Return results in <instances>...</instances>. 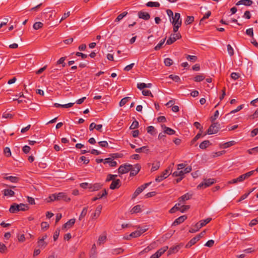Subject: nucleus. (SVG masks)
I'll return each instance as SVG.
<instances>
[{
  "label": "nucleus",
  "instance_id": "20e7f679",
  "mask_svg": "<svg viewBox=\"0 0 258 258\" xmlns=\"http://www.w3.org/2000/svg\"><path fill=\"white\" fill-rule=\"evenodd\" d=\"M192 170L191 166H188L186 168H185L183 170H179V171H174L173 174L172 176L174 177H177V176H181L184 177V174L189 173Z\"/></svg>",
  "mask_w": 258,
  "mask_h": 258
},
{
  "label": "nucleus",
  "instance_id": "e2e57ef3",
  "mask_svg": "<svg viewBox=\"0 0 258 258\" xmlns=\"http://www.w3.org/2000/svg\"><path fill=\"white\" fill-rule=\"evenodd\" d=\"M227 51L228 52L230 56H232L234 54V50L232 46L230 44L227 45Z\"/></svg>",
  "mask_w": 258,
  "mask_h": 258
},
{
  "label": "nucleus",
  "instance_id": "7c9ffc66",
  "mask_svg": "<svg viewBox=\"0 0 258 258\" xmlns=\"http://www.w3.org/2000/svg\"><path fill=\"white\" fill-rule=\"evenodd\" d=\"M141 212V208L140 205H136L134 206L131 210V214L137 213Z\"/></svg>",
  "mask_w": 258,
  "mask_h": 258
},
{
  "label": "nucleus",
  "instance_id": "4be33fe9",
  "mask_svg": "<svg viewBox=\"0 0 258 258\" xmlns=\"http://www.w3.org/2000/svg\"><path fill=\"white\" fill-rule=\"evenodd\" d=\"M161 126L164 129V133L167 135H174L175 133V131L174 130L169 127L166 126L164 124L162 125Z\"/></svg>",
  "mask_w": 258,
  "mask_h": 258
},
{
  "label": "nucleus",
  "instance_id": "9d476101",
  "mask_svg": "<svg viewBox=\"0 0 258 258\" xmlns=\"http://www.w3.org/2000/svg\"><path fill=\"white\" fill-rule=\"evenodd\" d=\"M47 237V235H44L41 238H39L37 242V245L40 248H44L47 245V243L44 240Z\"/></svg>",
  "mask_w": 258,
  "mask_h": 258
},
{
  "label": "nucleus",
  "instance_id": "6e6552de",
  "mask_svg": "<svg viewBox=\"0 0 258 258\" xmlns=\"http://www.w3.org/2000/svg\"><path fill=\"white\" fill-rule=\"evenodd\" d=\"M170 167H169L167 169L164 170L160 175L158 176L155 179L156 181L160 182L163 179L166 178L169 175V171L170 170Z\"/></svg>",
  "mask_w": 258,
  "mask_h": 258
},
{
  "label": "nucleus",
  "instance_id": "f3484780",
  "mask_svg": "<svg viewBox=\"0 0 258 258\" xmlns=\"http://www.w3.org/2000/svg\"><path fill=\"white\" fill-rule=\"evenodd\" d=\"M141 169V166L139 164H137L135 165L134 168L132 167V169L130 170V176H135L138 174L139 171Z\"/></svg>",
  "mask_w": 258,
  "mask_h": 258
},
{
  "label": "nucleus",
  "instance_id": "4c0bfd02",
  "mask_svg": "<svg viewBox=\"0 0 258 258\" xmlns=\"http://www.w3.org/2000/svg\"><path fill=\"white\" fill-rule=\"evenodd\" d=\"M205 78V76L203 74H201L200 75L196 76L194 79V80L195 82H200L204 80Z\"/></svg>",
  "mask_w": 258,
  "mask_h": 258
},
{
  "label": "nucleus",
  "instance_id": "4468645a",
  "mask_svg": "<svg viewBox=\"0 0 258 258\" xmlns=\"http://www.w3.org/2000/svg\"><path fill=\"white\" fill-rule=\"evenodd\" d=\"M200 235H197L194 237L186 244L185 248H190L192 245H194L197 241L200 239Z\"/></svg>",
  "mask_w": 258,
  "mask_h": 258
},
{
  "label": "nucleus",
  "instance_id": "3c124183",
  "mask_svg": "<svg viewBox=\"0 0 258 258\" xmlns=\"http://www.w3.org/2000/svg\"><path fill=\"white\" fill-rule=\"evenodd\" d=\"M169 78L176 82H178L180 81L179 77L177 75H169Z\"/></svg>",
  "mask_w": 258,
  "mask_h": 258
},
{
  "label": "nucleus",
  "instance_id": "393cba45",
  "mask_svg": "<svg viewBox=\"0 0 258 258\" xmlns=\"http://www.w3.org/2000/svg\"><path fill=\"white\" fill-rule=\"evenodd\" d=\"M104 163H108L110 167H115L117 165V162L113 161L111 158H107L105 159Z\"/></svg>",
  "mask_w": 258,
  "mask_h": 258
},
{
  "label": "nucleus",
  "instance_id": "72a5a7b5",
  "mask_svg": "<svg viewBox=\"0 0 258 258\" xmlns=\"http://www.w3.org/2000/svg\"><path fill=\"white\" fill-rule=\"evenodd\" d=\"M194 16H187L184 21V24L186 25L191 24L194 21Z\"/></svg>",
  "mask_w": 258,
  "mask_h": 258
},
{
  "label": "nucleus",
  "instance_id": "a19ab883",
  "mask_svg": "<svg viewBox=\"0 0 258 258\" xmlns=\"http://www.w3.org/2000/svg\"><path fill=\"white\" fill-rule=\"evenodd\" d=\"M123 252V249L121 248H117L112 249V253L113 254L117 255Z\"/></svg>",
  "mask_w": 258,
  "mask_h": 258
},
{
  "label": "nucleus",
  "instance_id": "2eb2a0df",
  "mask_svg": "<svg viewBox=\"0 0 258 258\" xmlns=\"http://www.w3.org/2000/svg\"><path fill=\"white\" fill-rule=\"evenodd\" d=\"M56 201L63 200L66 202H69L71 200V199L68 197L67 195L64 192H59L56 194Z\"/></svg>",
  "mask_w": 258,
  "mask_h": 258
},
{
  "label": "nucleus",
  "instance_id": "4d7b16f0",
  "mask_svg": "<svg viewBox=\"0 0 258 258\" xmlns=\"http://www.w3.org/2000/svg\"><path fill=\"white\" fill-rule=\"evenodd\" d=\"M147 132L149 134H150L151 135H154V133L155 131V128L153 126H149L147 127Z\"/></svg>",
  "mask_w": 258,
  "mask_h": 258
},
{
  "label": "nucleus",
  "instance_id": "f8f14e48",
  "mask_svg": "<svg viewBox=\"0 0 258 258\" xmlns=\"http://www.w3.org/2000/svg\"><path fill=\"white\" fill-rule=\"evenodd\" d=\"M255 174V171L251 170L249 171L246 173L242 174L239 176V179H240V182L243 181L244 180L248 179L250 176L254 175Z\"/></svg>",
  "mask_w": 258,
  "mask_h": 258
},
{
  "label": "nucleus",
  "instance_id": "dca6fc26",
  "mask_svg": "<svg viewBox=\"0 0 258 258\" xmlns=\"http://www.w3.org/2000/svg\"><path fill=\"white\" fill-rule=\"evenodd\" d=\"M121 185V181L119 179L113 180L110 185V188L111 189H114L118 188Z\"/></svg>",
  "mask_w": 258,
  "mask_h": 258
},
{
  "label": "nucleus",
  "instance_id": "c85d7f7f",
  "mask_svg": "<svg viewBox=\"0 0 258 258\" xmlns=\"http://www.w3.org/2000/svg\"><path fill=\"white\" fill-rule=\"evenodd\" d=\"M212 220L211 218H208L205 220H201L200 222H198L200 226L202 227L205 226L206 224L209 223Z\"/></svg>",
  "mask_w": 258,
  "mask_h": 258
},
{
  "label": "nucleus",
  "instance_id": "c9c22d12",
  "mask_svg": "<svg viewBox=\"0 0 258 258\" xmlns=\"http://www.w3.org/2000/svg\"><path fill=\"white\" fill-rule=\"evenodd\" d=\"M146 6L148 7H160V4L158 2H149L146 4Z\"/></svg>",
  "mask_w": 258,
  "mask_h": 258
},
{
  "label": "nucleus",
  "instance_id": "f03ea898",
  "mask_svg": "<svg viewBox=\"0 0 258 258\" xmlns=\"http://www.w3.org/2000/svg\"><path fill=\"white\" fill-rule=\"evenodd\" d=\"M220 126V125L218 122H213L207 131V133L204 135H206L207 134L212 135L216 134L219 130Z\"/></svg>",
  "mask_w": 258,
  "mask_h": 258
},
{
  "label": "nucleus",
  "instance_id": "603ef678",
  "mask_svg": "<svg viewBox=\"0 0 258 258\" xmlns=\"http://www.w3.org/2000/svg\"><path fill=\"white\" fill-rule=\"evenodd\" d=\"M254 189H255V188H253L250 191H249L248 192L245 193L244 195H242L240 197L239 201H241L244 200L245 199H246L248 197V196L250 194V193H251L252 191H253Z\"/></svg>",
  "mask_w": 258,
  "mask_h": 258
},
{
  "label": "nucleus",
  "instance_id": "423d86ee",
  "mask_svg": "<svg viewBox=\"0 0 258 258\" xmlns=\"http://www.w3.org/2000/svg\"><path fill=\"white\" fill-rule=\"evenodd\" d=\"M133 167V166L131 164H125L121 165L119 166L118 169V172L120 174H124L130 171Z\"/></svg>",
  "mask_w": 258,
  "mask_h": 258
},
{
  "label": "nucleus",
  "instance_id": "774afa93",
  "mask_svg": "<svg viewBox=\"0 0 258 258\" xmlns=\"http://www.w3.org/2000/svg\"><path fill=\"white\" fill-rule=\"evenodd\" d=\"M258 223V217L252 220L249 223V226L252 227L253 226L255 225Z\"/></svg>",
  "mask_w": 258,
  "mask_h": 258
},
{
  "label": "nucleus",
  "instance_id": "c756f323",
  "mask_svg": "<svg viewBox=\"0 0 258 258\" xmlns=\"http://www.w3.org/2000/svg\"><path fill=\"white\" fill-rule=\"evenodd\" d=\"M210 145V142L208 140H205L202 142L199 147L201 149H205Z\"/></svg>",
  "mask_w": 258,
  "mask_h": 258
},
{
  "label": "nucleus",
  "instance_id": "6ab92c4d",
  "mask_svg": "<svg viewBox=\"0 0 258 258\" xmlns=\"http://www.w3.org/2000/svg\"><path fill=\"white\" fill-rule=\"evenodd\" d=\"M192 194L189 193H186L180 197L178 198V202L179 203H181L182 204L184 203L185 201L188 200L191 198Z\"/></svg>",
  "mask_w": 258,
  "mask_h": 258
},
{
  "label": "nucleus",
  "instance_id": "5701e85b",
  "mask_svg": "<svg viewBox=\"0 0 258 258\" xmlns=\"http://www.w3.org/2000/svg\"><path fill=\"white\" fill-rule=\"evenodd\" d=\"M252 3L253 2L251 0H240L236 4V5H244L246 6H250Z\"/></svg>",
  "mask_w": 258,
  "mask_h": 258
},
{
  "label": "nucleus",
  "instance_id": "a18cd8bd",
  "mask_svg": "<svg viewBox=\"0 0 258 258\" xmlns=\"http://www.w3.org/2000/svg\"><path fill=\"white\" fill-rule=\"evenodd\" d=\"M166 38L163 39V40H161V41L154 47V49L155 50H159L164 43L165 41Z\"/></svg>",
  "mask_w": 258,
  "mask_h": 258
},
{
  "label": "nucleus",
  "instance_id": "412c9836",
  "mask_svg": "<svg viewBox=\"0 0 258 258\" xmlns=\"http://www.w3.org/2000/svg\"><path fill=\"white\" fill-rule=\"evenodd\" d=\"M102 184L100 183L90 184L89 189L91 191H97L101 188Z\"/></svg>",
  "mask_w": 258,
  "mask_h": 258
},
{
  "label": "nucleus",
  "instance_id": "69168bd1",
  "mask_svg": "<svg viewBox=\"0 0 258 258\" xmlns=\"http://www.w3.org/2000/svg\"><path fill=\"white\" fill-rule=\"evenodd\" d=\"M142 94L144 96H150L152 97H153V95H152V93L150 91L148 90H144L142 91Z\"/></svg>",
  "mask_w": 258,
  "mask_h": 258
},
{
  "label": "nucleus",
  "instance_id": "f704fd0d",
  "mask_svg": "<svg viewBox=\"0 0 258 258\" xmlns=\"http://www.w3.org/2000/svg\"><path fill=\"white\" fill-rule=\"evenodd\" d=\"M88 211V207H84L81 213V214L79 217V220L81 221L83 218L85 217V216L86 215Z\"/></svg>",
  "mask_w": 258,
  "mask_h": 258
},
{
  "label": "nucleus",
  "instance_id": "bf43d9fd",
  "mask_svg": "<svg viewBox=\"0 0 258 258\" xmlns=\"http://www.w3.org/2000/svg\"><path fill=\"white\" fill-rule=\"evenodd\" d=\"M49 226V224L46 222H42L41 223V227L42 230H46Z\"/></svg>",
  "mask_w": 258,
  "mask_h": 258
},
{
  "label": "nucleus",
  "instance_id": "0e129e2a",
  "mask_svg": "<svg viewBox=\"0 0 258 258\" xmlns=\"http://www.w3.org/2000/svg\"><path fill=\"white\" fill-rule=\"evenodd\" d=\"M7 250V247L3 243L0 242V252L2 253H4Z\"/></svg>",
  "mask_w": 258,
  "mask_h": 258
},
{
  "label": "nucleus",
  "instance_id": "cd10ccee",
  "mask_svg": "<svg viewBox=\"0 0 258 258\" xmlns=\"http://www.w3.org/2000/svg\"><path fill=\"white\" fill-rule=\"evenodd\" d=\"M4 178L6 180H10L11 182H13V183H17L19 181V178L16 176H6V177H5Z\"/></svg>",
  "mask_w": 258,
  "mask_h": 258
},
{
  "label": "nucleus",
  "instance_id": "ddd939ff",
  "mask_svg": "<svg viewBox=\"0 0 258 258\" xmlns=\"http://www.w3.org/2000/svg\"><path fill=\"white\" fill-rule=\"evenodd\" d=\"M138 16L139 18L146 21L149 20L151 17L150 15L148 13L142 11L138 12Z\"/></svg>",
  "mask_w": 258,
  "mask_h": 258
},
{
  "label": "nucleus",
  "instance_id": "a211bd4d",
  "mask_svg": "<svg viewBox=\"0 0 258 258\" xmlns=\"http://www.w3.org/2000/svg\"><path fill=\"white\" fill-rule=\"evenodd\" d=\"M187 219V216L185 215H183L181 216H180L173 222L172 225L173 226H176L178 225L182 222H183L186 219Z\"/></svg>",
  "mask_w": 258,
  "mask_h": 258
},
{
  "label": "nucleus",
  "instance_id": "052dcab7",
  "mask_svg": "<svg viewBox=\"0 0 258 258\" xmlns=\"http://www.w3.org/2000/svg\"><path fill=\"white\" fill-rule=\"evenodd\" d=\"M211 15V12L210 11H208L204 17L201 19L200 24H201L202 22L205 20L206 19H208Z\"/></svg>",
  "mask_w": 258,
  "mask_h": 258
},
{
  "label": "nucleus",
  "instance_id": "1a4fd4ad",
  "mask_svg": "<svg viewBox=\"0 0 258 258\" xmlns=\"http://www.w3.org/2000/svg\"><path fill=\"white\" fill-rule=\"evenodd\" d=\"M172 24L181 25L182 20L179 13H175L174 16L172 17Z\"/></svg>",
  "mask_w": 258,
  "mask_h": 258
},
{
  "label": "nucleus",
  "instance_id": "680f3d73",
  "mask_svg": "<svg viewBox=\"0 0 258 258\" xmlns=\"http://www.w3.org/2000/svg\"><path fill=\"white\" fill-rule=\"evenodd\" d=\"M106 239V236H100L99 237L98 240V243L99 244H101V243H104Z\"/></svg>",
  "mask_w": 258,
  "mask_h": 258
},
{
  "label": "nucleus",
  "instance_id": "13d9d810",
  "mask_svg": "<svg viewBox=\"0 0 258 258\" xmlns=\"http://www.w3.org/2000/svg\"><path fill=\"white\" fill-rule=\"evenodd\" d=\"M219 114V111L218 110H216L213 116L211 117V121L212 122H214V121L217 118Z\"/></svg>",
  "mask_w": 258,
  "mask_h": 258
},
{
  "label": "nucleus",
  "instance_id": "338daca9",
  "mask_svg": "<svg viewBox=\"0 0 258 258\" xmlns=\"http://www.w3.org/2000/svg\"><path fill=\"white\" fill-rule=\"evenodd\" d=\"M4 154H5V155L7 157H9L11 155V152L10 149L9 148H8V147H6L4 149Z\"/></svg>",
  "mask_w": 258,
  "mask_h": 258
},
{
  "label": "nucleus",
  "instance_id": "473e14b6",
  "mask_svg": "<svg viewBox=\"0 0 258 258\" xmlns=\"http://www.w3.org/2000/svg\"><path fill=\"white\" fill-rule=\"evenodd\" d=\"M137 153H147L149 151L147 146H143L139 148H137L135 150Z\"/></svg>",
  "mask_w": 258,
  "mask_h": 258
},
{
  "label": "nucleus",
  "instance_id": "0eeeda50",
  "mask_svg": "<svg viewBox=\"0 0 258 258\" xmlns=\"http://www.w3.org/2000/svg\"><path fill=\"white\" fill-rule=\"evenodd\" d=\"M151 182L146 183L144 184L143 185L139 186L137 188L134 193L133 195L132 199L136 198L140 194H141L146 188H147L150 184Z\"/></svg>",
  "mask_w": 258,
  "mask_h": 258
},
{
  "label": "nucleus",
  "instance_id": "864d4df0",
  "mask_svg": "<svg viewBox=\"0 0 258 258\" xmlns=\"http://www.w3.org/2000/svg\"><path fill=\"white\" fill-rule=\"evenodd\" d=\"M247 152L249 154H256L258 152V146L248 150Z\"/></svg>",
  "mask_w": 258,
  "mask_h": 258
},
{
  "label": "nucleus",
  "instance_id": "8fccbe9b",
  "mask_svg": "<svg viewBox=\"0 0 258 258\" xmlns=\"http://www.w3.org/2000/svg\"><path fill=\"white\" fill-rule=\"evenodd\" d=\"M138 127H139V122L137 120H135V121H134L133 122L132 124H131V125L130 127V128L131 130H134V129L137 128Z\"/></svg>",
  "mask_w": 258,
  "mask_h": 258
},
{
  "label": "nucleus",
  "instance_id": "de8ad7c7",
  "mask_svg": "<svg viewBox=\"0 0 258 258\" xmlns=\"http://www.w3.org/2000/svg\"><path fill=\"white\" fill-rule=\"evenodd\" d=\"M107 195V192L106 190L105 189H104V190H103L102 193H101V192L98 193L97 196H96V197H97L98 199L99 200V199H100L102 198L103 197L106 196Z\"/></svg>",
  "mask_w": 258,
  "mask_h": 258
},
{
  "label": "nucleus",
  "instance_id": "aec40b11",
  "mask_svg": "<svg viewBox=\"0 0 258 258\" xmlns=\"http://www.w3.org/2000/svg\"><path fill=\"white\" fill-rule=\"evenodd\" d=\"M102 208L101 205H99L96 207L94 213L92 215V219H96L99 216L101 212Z\"/></svg>",
  "mask_w": 258,
  "mask_h": 258
},
{
  "label": "nucleus",
  "instance_id": "2f4dec72",
  "mask_svg": "<svg viewBox=\"0 0 258 258\" xmlns=\"http://www.w3.org/2000/svg\"><path fill=\"white\" fill-rule=\"evenodd\" d=\"M127 14V12H123L120 14H119L116 18L115 19V22H118L121 21L124 17H125Z\"/></svg>",
  "mask_w": 258,
  "mask_h": 258
},
{
  "label": "nucleus",
  "instance_id": "e433bc0d",
  "mask_svg": "<svg viewBox=\"0 0 258 258\" xmlns=\"http://www.w3.org/2000/svg\"><path fill=\"white\" fill-rule=\"evenodd\" d=\"M160 167V162L158 161H156L154 162L152 164V166L151 168V171L154 172L157 170H158Z\"/></svg>",
  "mask_w": 258,
  "mask_h": 258
},
{
  "label": "nucleus",
  "instance_id": "c03bdc74",
  "mask_svg": "<svg viewBox=\"0 0 258 258\" xmlns=\"http://www.w3.org/2000/svg\"><path fill=\"white\" fill-rule=\"evenodd\" d=\"M168 249V247L167 246H165L162 248H160L159 250H158L157 252L161 256L162 255V254H163Z\"/></svg>",
  "mask_w": 258,
  "mask_h": 258
},
{
  "label": "nucleus",
  "instance_id": "7ed1b4c3",
  "mask_svg": "<svg viewBox=\"0 0 258 258\" xmlns=\"http://www.w3.org/2000/svg\"><path fill=\"white\" fill-rule=\"evenodd\" d=\"M215 181L216 180L214 178L204 179L203 182L198 185L197 188L199 189L206 188L214 183Z\"/></svg>",
  "mask_w": 258,
  "mask_h": 258
},
{
  "label": "nucleus",
  "instance_id": "37998d69",
  "mask_svg": "<svg viewBox=\"0 0 258 258\" xmlns=\"http://www.w3.org/2000/svg\"><path fill=\"white\" fill-rule=\"evenodd\" d=\"M235 144V142L234 141H231L230 142H228L226 143H225L223 144V148L226 149L228 147H230Z\"/></svg>",
  "mask_w": 258,
  "mask_h": 258
},
{
  "label": "nucleus",
  "instance_id": "39448f33",
  "mask_svg": "<svg viewBox=\"0 0 258 258\" xmlns=\"http://www.w3.org/2000/svg\"><path fill=\"white\" fill-rule=\"evenodd\" d=\"M181 38V35L179 32L177 33L171 34L170 37L166 41V44L171 45L175 41Z\"/></svg>",
  "mask_w": 258,
  "mask_h": 258
},
{
  "label": "nucleus",
  "instance_id": "9b49d317",
  "mask_svg": "<svg viewBox=\"0 0 258 258\" xmlns=\"http://www.w3.org/2000/svg\"><path fill=\"white\" fill-rule=\"evenodd\" d=\"M183 246V244L180 243L178 245L171 247L168 251V255L176 253Z\"/></svg>",
  "mask_w": 258,
  "mask_h": 258
},
{
  "label": "nucleus",
  "instance_id": "09e8293b",
  "mask_svg": "<svg viewBox=\"0 0 258 258\" xmlns=\"http://www.w3.org/2000/svg\"><path fill=\"white\" fill-rule=\"evenodd\" d=\"M164 62L166 66L169 67L173 64V60L170 58H166L164 59Z\"/></svg>",
  "mask_w": 258,
  "mask_h": 258
},
{
  "label": "nucleus",
  "instance_id": "6e6d98bb",
  "mask_svg": "<svg viewBox=\"0 0 258 258\" xmlns=\"http://www.w3.org/2000/svg\"><path fill=\"white\" fill-rule=\"evenodd\" d=\"M190 208V206L189 205H181V208H180V211L181 213H184L186 211L188 210Z\"/></svg>",
  "mask_w": 258,
  "mask_h": 258
},
{
  "label": "nucleus",
  "instance_id": "b1692460",
  "mask_svg": "<svg viewBox=\"0 0 258 258\" xmlns=\"http://www.w3.org/2000/svg\"><path fill=\"white\" fill-rule=\"evenodd\" d=\"M2 192L5 197H11L15 195V192L11 189H4Z\"/></svg>",
  "mask_w": 258,
  "mask_h": 258
},
{
  "label": "nucleus",
  "instance_id": "79ce46f5",
  "mask_svg": "<svg viewBox=\"0 0 258 258\" xmlns=\"http://www.w3.org/2000/svg\"><path fill=\"white\" fill-rule=\"evenodd\" d=\"M186 58L191 62H195L197 60V57L195 55H186Z\"/></svg>",
  "mask_w": 258,
  "mask_h": 258
},
{
  "label": "nucleus",
  "instance_id": "ea45409f",
  "mask_svg": "<svg viewBox=\"0 0 258 258\" xmlns=\"http://www.w3.org/2000/svg\"><path fill=\"white\" fill-rule=\"evenodd\" d=\"M43 26V24L42 23L40 22H37L34 24L33 27L35 30H38L39 29L42 28Z\"/></svg>",
  "mask_w": 258,
  "mask_h": 258
},
{
  "label": "nucleus",
  "instance_id": "58836bf2",
  "mask_svg": "<svg viewBox=\"0 0 258 258\" xmlns=\"http://www.w3.org/2000/svg\"><path fill=\"white\" fill-rule=\"evenodd\" d=\"M131 99V97H125L123 98H122L120 102H119V106H123V105H124L127 102H128Z\"/></svg>",
  "mask_w": 258,
  "mask_h": 258
},
{
  "label": "nucleus",
  "instance_id": "f257e3e1",
  "mask_svg": "<svg viewBox=\"0 0 258 258\" xmlns=\"http://www.w3.org/2000/svg\"><path fill=\"white\" fill-rule=\"evenodd\" d=\"M29 209V206L27 204H17L16 203H14L12 204L10 209L9 212L11 213H16L19 211H25Z\"/></svg>",
  "mask_w": 258,
  "mask_h": 258
},
{
  "label": "nucleus",
  "instance_id": "49530a36",
  "mask_svg": "<svg viewBox=\"0 0 258 258\" xmlns=\"http://www.w3.org/2000/svg\"><path fill=\"white\" fill-rule=\"evenodd\" d=\"M141 235V234L139 230H136L134 232H132L129 235V236L131 237L136 238L139 237Z\"/></svg>",
  "mask_w": 258,
  "mask_h": 258
},
{
  "label": "nucleus",
  "instance_id": "5fc2aeb1",
  "mask_svg": "<svg viewBox=\"0 0 258 258\" xmlns=\"http://www.w3.org/2000/svg\"><path fill=\"white\" fill-rule=\"evenodd\" d=\"M66 59L65 57H61L59 60H58L56 62L57 64H62V67H64L66 66V63H64V60Z\"/></svg>",
  "mask_w": 258,
  "mask_h": 258
},
{
  "label": "nucleus",
  "instance_id": "bb28decb",
  "mask_svg": "<svg viewBox=\"0 0 258 258\" xmlns=\"http://www.w3.org/2000/svg\"><path fill=\"white\" fill-rule=\"evenodd\" d=\"M202 227L200 226L198 223H197L194 226L190 228L189 232L190 233H195L198 231Z\"/></svg>",
  "mask_w": 258,
  "mask_h": 258
},
{
  "label": "nucleus",
  "instance_id": "a878e982",
  "mask_svg": "<svg viewBox=\"0 0 258 258\" xmlns=\"http://www.w3.org/2000/svg\"><path fill=\"white\" fill-rule=\"evenodd\" d=\"M75 221L76 220L74 218L69 220L67 223H66L63 225V227L64 228H70L75 224Z\"/></svg>",
  "mask_w": 258,
  "mask_h": 258
}]
</instances>
